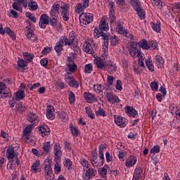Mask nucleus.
<instances>
[{
  "instance_id": "nucleus-1",
  "label": "nucleus",
  "mask_w": 180,
  "mask_h": 180,
  "mask_svg": "<svg viewBox=\"0 0 180 180\" xmlns=\"http://www.w3.org/2000/svg\"><path fill=\"white\" fill-rule=\"evenodd\" d=\"M64 46H69L70 49L74 50L76 54H79L81 53V49L78 47V41H77V37H75V32H70L68 37L66 36L61 37L58 42H57L54 46V50L58 56L61 54Z\"/></svg>"
},
{
  "instance_id": "nucleus-2",
  "label": "nucleus",
  "mask_w": 180,
  "mask_h": 180,
  "mask_svg": "<svg viewBox=\"0 0 180 180\" xmlns=\"http://www.w3.org/2000/svg\"><path fill=\"white\" fill-rule=\"evenodd\" d=\"M130 4L134 9L140 19L143 20L146 18V11L143 9L141 6V2L139 0H130Z\"/></svg>"
},
{
  "instance_id": "nucleus-3",
  "label": "nucleus",
  "mask_w": 180,
  "mask_h": 180,
  "mask_svg": "<svg viewBox=\"0 0 180 180\" xmlns=\"http://www.w3.org/2000/svg\"><path fill=\"white\" fill-rule=\"evenodd\" d=\"M80 25H89L94 20V14L90 13H82L79 17Z\"/></svg>"
},
{
  "instance_id": "nucleus-4",
  "label": "nucleus",
  "mask_w": 180,
  "mask_h": 180,
  "mask_svg": "<svg viewBox=\"0 0 180 180\" xmlns=\"http://www.w3.org/2000/svg\"><path fill=\"white\" fill-rule=\"evenodd\" d=\"M54 162H60L61 155H63V150L61 146L58 143H56L53 146Z\"/></svg>"
},
{
  "instance_id": "nucleus-5",
  "label": "nucleus",
  "mask_w": 180,
  "mask_h": 180,
  "mask_svg": "<svg viewBox=\"0 0 180 180\" xmlns=\"http://www.w3.org/2000/svg\"><path fill=\"white\" fill-rule=\"evenodd\" d=\"M96 174H98V172H96V169H94L92 167H88L87 169H84L82 179L84 180L92 179L94 176H96Z\"/></svg>"
},
{
  "instance_id": "nucleus-6",
  "label": "nucleus",
  "mask_w": 180,
  "mask_h": 180,
  "mask_svg": "<svg viewBox=\"0 0 180 180\" xmlns=\"http://www.w3.org/2000/svg\"><path fill=\"white\" fill-rule=\"evenodd\" d=\"M101 37L103 40V57L105 58H108V55H106V53H108V49H109V36H108L105 33H101Z\"/></svg>"
},
{
  "instance_id": "nucleus-7",
  "label": "nucleus",
  "mask_w": 180,
  "mask_h": 180,
  "mask_svg": "<svg viewBox=\"0 0 180 180\" xmlns=\"http://www.w3.org/2000/svg\"><path fill=\"white\" fill-rule=\"evenodd\" d=\"M65 81L68 85L72 88H75V89H78V88H79V83H78V81L75 80L74 76L65 75Z\"/></svg>"
},
{
  "instance_id": "nucleus-8",
  "label": "nucleus",
  "mask_w": 180,
  "mask_h": 180,
  "mask_svg": "<svg viewBox=\"0 0 180 180\" xmlns=\"http://www.w3.org/2000/svg\"><path fill=\"white\" fill-rule=\"evenodd\" d=\"M25 30H27L26 37L30 41L34 43V41L39 40L37 35L34 34V28L33 27H26Z\"/></svg>"
},
{
  "instance_id": "nucleus-9",
  "label": "nucleus",
  "mask_w": 180,
  "mask_h": 180,
  "mask_svg": "<svg viewBox=\"0 0 180 180\" xmlns=\"http://www.w3.org/2000/svg\"><path fill=\"white\" fill-rule=\"evenodd\" d=\"M9 95H12L11 89H6V84L0 82V98L1 99H5V98H8Z\"/></svg>"
},
{
  "instance_id": "nucleus-10",
  "label": "nucleus",
  "mask_w": 180,
  "mask_h": 180,
  "mask_svg": "<svg viewBox=\"0 0 180 180\" xmlns=\"http://www.w3.org/2000/svg\"><path fill=\"white\" fill-rule=\"evenodd\" d=\"M44 176L46 180L54 179V174H53V169H51V165H50V162L45 165Z\"/></svg>"
},
{
  "instance_id": "nucleus-11",
  "label": "nucleus",
  "mask_w": 180,
  "mask_h": 180,
  "mask_svg": "<svg viewBox=\"0 0 180 180\" xmlns=\"http://www.w3.org/2000/svg\"><path fill=\"white\" fill-rule=\"evenodd\" d=\"M141 53L140 46H139V44L137 43H134L129 49V54L131 57H133L134 58H136V57H139L140 56V53Z\"/></svg>"
},
{
  "instance_id": "nucleus-12",
  "label": "nucleus",
  "mask_w": 180,
  "mask_h": 180,
  "mask_svg": "<svg viewBox=\"0 0 180 180\" xmlns=\"http://www.w3.org/2000/svg\"><path fill=\"white\" fill-rule=\"evenodd\" d=\"M115 29L119 34H122L128 39H133V34H130V33L127 32L126 30L123 27V25H122L120 22H117L115 25Z\"/></svg>"
},
{
  "instance_id": "nucleus-13",
  "label": "nucleus",
  "mask_w": 180,
  "mask_h": 180,
  "mask_svg": "<svg viewBox=\"0 0 180 180\" xmlns=\"http://www.w3.org/2000/svg\"><path fill=\"white\" fill-rule=\"evenodd\" d=\"M92 44H94V40H86L83 45V51L87 53V54H92V53H94V48L92 47Z\"/></svg>"
},
{
  "instance_id": "nucleus-14",
  "label": "nucleus",
  "mask_w": 180,
  "mask_h": 180,
  "mask_svg": "<svg viewBox=\"0 0 180 180\" xmlns=\"http://www.w3.org/2000/svg\"><path fill=\"white\" fill-rule=\"evenodd\" d=\"M106 98L111 105H115V103H120V98H119L116 94L112 92L106 93Z\"/></svg>"
},
{
  "instance_id": "nucleus-15",
  "label": "nucleus",
  "mask_w": 180,
  "mask_h": 180,
  "mask_svg": "<svg viewBox=\"0 0 180 180\" xmlns=\"http://www.w3.org/2000/svg\"><path fill=\"white\" fill-rule=\"evenodd\" d=\"M90 162L94 168H98V167H102V162L98 158V155L93 153L90 157Z\"/></svg>"
},
{
  "instance_id": "nucleus-16",
  "label": "nucleus",
  "mask_w": 180,
  "mask_h": 180,
  "mask_svg": "<svg viewBox=\"0 0 180 180\" xmlns=\"http://www.w3.org/2000/svg\"><path fill=\"white\" fill-rule=\"evenodd\" d=\"M84 96L87 103H95L98 102V98L96 96L91 92H84Z\"/></svg>"
},
{
  "instance_id": "nucleus-17",
  "label": "nucleus",
  "mask_w": 180,
  "mask_h": 180,
  "mask_svg": "<svg viewBox=\"0 0 180 180\" xmlns=\"http://www.w3.org/2000/svg\"><path fill=\"white\" fill-rule=\"evenodd\" d=\"M146 176L144 170L141 167H136L134 172V179L133 180H140L143 179Z\"/></svg>"
},
{
  "instance_id": "nucleus-18",
  "label": "nucleus",
  "mask_w": 180,
  "mask_h": 180,
  "mask_svg": "<svg viewBox=\"0 0 180 180\" xmlns=\"http://www.w3.org/2000/svg\"><path fill=\"white\" fill-rule=\"evenodd\" d=\"M25 85L21 84L19 90L14 94L13 99H15V101H22L25 98Z\"/></svg>"
},
{
  "instance_id": "nucleus-19",
  "label": "nucleus",
  "mask_w": 180,
  "mask_h": 180,
  "mask_svg": "<svg viewBox=\"0 0 180 180\" xmlns=\"http://www.w3.org/2000/svg\"><path fill=\"white\" fill-rule=\"evenodd\" d=\"M6 156L8 160L18 158V152L15 151V148H13V146H9L6 150Z\"/></svg>"
},
{
  "instance_id": "nucleus-20",
  "label": "nucleus",
  "mask_w": 180,
  "mask_h": 180,
  "mask_svg": "<svg viewBox=\"0 0 180 180\" xmlns=\"http://www.w3.org/2000/svg\"><path fill=\"white\" fill-rule=\"evenodd\" d=\"M27 120L31 123V124H33L34 126L37 125L39 122H40L39 116H37V115H36L34 112H30L27 115Z\"/></svg>"
},
{
  "instance_id": "nucleus-21",
  "label": "nucleus",
  "mask_w": 180,
  "mask_h": 180,
  "mask_svg": "<svg viewBox=\"0 0 180 180\" xmlns=\"http://www.w3.org/2000/svg\"><path fill=\"white\" fill-rule=\"evenodd\" d=\"M117 70V66H116V64L113 63V62L110 61L106 63L105 71H107L108 74H115Z\"/></svg>"
},
{
  "instance_id": "nucleus-22",
  "label": "nucleus",
  "mask_w": 180,
  "mask_h": 180,
  "mask_svg": "<svg viewBox=\"0 0 180 180\" xmlns=\"http://www.w3.org/2000/svg\"><path fill=\"white\" fill-rule=\"evenodd\" d=\"M137 163V157L134 155H130L127 158L125 161V167L127 168H131V167H134Z\"/></svg>"
},
{
  "instance_id": "nucleus-23",
  "label": "nucleus",
  "mask_w": 180,
  "mask_h": 180,
  "mask_svg": "<svg viewBox=\"0 0 180 180\" xmlns=\"http://www.w3.org/2000/svg\"><path fill=\"white\" fill-rule=\"evenodd\" d=\"M60 9V4L58 3H55L49 11V15L51 18H58V13Z\"/></svg>"
},
{
  "instance_id": "nucleus-24",
  "label": "nucleus",
  "mask_w": 180,
  "mask_h": 180,
  "mask_svg": "<svg viewBox=\"0 0 180 180\" xmlns=\"http://www.w3.org/2000/svg\"><path fill=\"white\" fill-rule=\"evenodd\" d=\"M38 129L41 137H46L50 134V128L46 124L39 126Z\"/></svg>"
},
{
  "instance_id": "nucleus-25",
  "label": "nucleus",
  "mask_w": 180,
  "mask_h": 180,
  "mask_svg": "<svg viewBox=\"0 0 180 180\" xmlns=\"http://www.w3.org/2000/svg\"><path fill=\"white\" fill-rule=\"evenodd\" d=\"M49 16L46 14H42L39 18V27H41V29H46V26L49 25Z\"/></svg>"
},
{
  "instance_id": "nucleus-26",
  "label": "nucleus",
  "mask_w": 180,
  "mask_h": 180,
  "mask_svg": "<svg viewBox=\"0 0 180 180\" xmlns=\"http://www.w3.org/2000/svg\"><path fill=\"white\" fill-rule=\"evenodd\" d=\"M115 123H116L120 127H126L127 122L126 118L120 115H115Z\"/></svg>"
},
{
  "instance_id": "nucleus-27",
  "label": "nucleus",
  "mask_w": 180,
  "mask_h": 180,
  "mask_svg": "<svg viewBox=\"0 0 180 180\" xmlns=\"http://www.w3.org/2000/svg\"><path fill=\"white\" fill-rule=\"evenodd\" d=\"M94 63L96 68L105 71V69L106 68V63H105V61H103L101 58H96V59H94Z\"/></svg>"
},
{
  "instance_id": "nucleus-28",
  "label": "nucleus",
  "mask_w": 180,
  "mask_h": 180,
  "mask_svg": "<svg viewBox=\"0 0 180 180\" xmlns=\"http://www.w3.org/2000/svg\"><path fill=\"white\" fill-rule=\"evenodd\" d=\"M154 62L158 68H162L165 63V61L164 60V58L158 55L155 56Z\"/></svg>"
},
{
  "instance_id": "nucleus-29",
  "label": "nucleus",
  "mask_w": 180,
  "mask_h": 180,
  "mask_svg": "<svg viewBox=\"0 0 180 180\" xmlns=\"http://www.w3.org/2000/svg\"><path fill=\"white\" fill-rule=\"evenodd\" d=\"M42 155H48L49 153H50V151H51V143H50V141H47V142H44L42 144Z\"/></svg>"
},
{
  "instance_id": "nucleus-30",
  "label": "nucleus",
  "mask_w": 180,
  "mask_h": 180,
  "mask_svg": "<svg viewBox=\"0 0 180 180\" xmlns=\"http://www.w3.org/2000/svg\"><path fill=\"white\" fill-rule=\"evenodd\" d=\"M75 71H77V65L74 63V61L71 60L70 63L67 65L66 75H70V74H74Z\"/></svg>"
},
{
  "instance_id": "nucleus-31",
  "label": "nucleus",
  "mask_w": 180,
  "mask_h": 180,
  "mask_svg": "<svg viewBox=\"0 0 180 180\" xmlns=\"http://www.w3.org/2000/svg\"><path fill=\"white\" fill-rule=\"evenodd\" d=\"M12 160L9 161L7 167L9 169H15L17 167H19V158H15L14 159H11Z\"/></svg>"
},
{
  "instance_id": "nucleus-32",
  "label": "nucleus",
  "mask_w": 180,
  "mask_h": 180,
  "mask_svg": "<svg viewBox=\"0 0 180 180\" xmlns=\"http://www.w3.org/2000/svg\"><path fill=\"white\" fill-rule=\"evenodd\" d=\"M125 112L128 115V116H130L131 117H134L135 116H137L139 115L137 110H136V109H134V108L131 106H126Z\"/></svg>"
},
{
  "instance_id": "nucleus-33",
  "label": "nucleus",
  "mask_w": 180,
  "mask_h": 180,
  "mask_svg": "<svg viewBox=\"0 0 180 180\" xmlns=\"http://www.w3.org/2000/svg\"><path fill=\"white\" fill-rule=\"evenodd\" d=\"M54 112H55L54 107H53V105H48L46 108L47 119H50L51 120H53L55 116Z\"/></svg>"
},
{
  "instance_id": "nucleus-34",
  "label": "nucleus",
  "mask_w": 180,
  "mask_h": 180,
  "mask_svg": "<svg viewBox=\"0 0 180 180\" xmlns=\"http://www.w3.org/2000/svg\"><path fill=\"white\" fill-rule=\"evenodd\" d=\"M110 169L109 165H104L103 167H102L100 169L99 175L101 178H103V179H106V176H108V169Z\"/></svg>"
},
{
  "instance_id": "nucleus-35",
  "label": "nucleus",
  "mask_w": 180,
  "mask_h": 180,
  "mask_svg": "<svg viewBox=\"0 0 180 180\" xmlns=\"http://www.w3.org/2000/svg\"><path fill=\"white\" fill-rule=\"evenodd\" d=\"M39 168L40 160H37L31 166V171L33 172V174H37V172H40Z\"/></svg>"
},
{
  "instance_id": "nucleus-36",
  "label": "nucleus",
  "mask_w": 180,
  "mask_h": 180,
  "mask_svg": "<svg viewBox=\"0 0 180 180\" xmlns=\"http://www.w3.org/2000/svg\"><path fill=\"white\" fill-rule=\"evenodd\" d=\"M22 57L27 63H32L34 58V54L28 52H23Z\"/></svg>"
},
{
  "instance_id": "nucleus-37",
  "label": "nucleus",
  "mask_w": 180,
  "mask_h": 180,
  "mask_svg": "<svg viewBox=\"0 0 180 180\" xmlns=\"http://www.w3.org/2000/svg\"><path fill=\"white\" fill-rule=\"evenodd\" d=\"M34 125L32 124H29L27 127H25V129L23 131V137H26V139H27V137L30 136V133H32V130L34 129Z\"/></svg>"
},
{
  "instance_id": "nucleus-38",
  "label": "nucleus",
  "mask_w": 180,
  "mask_h": 180,
  "mask_svg": "<svg viewBox=\"0 0 180 180\" xmlns=\"http://www.w3.org/2000/svg\"><path fill=\"white\" fill-rule=\"evenodd\" d=\"M109 16H110L111 30H115V29H116L115 25H117V23H119V22H116V17L115 16V14H109Z\"/></svg>"
},
{
  "instance_id": "nucleus-39",
  "label": "nucleus",
  "mask_w": 180,
  "mask_h": 180,
  "mask_svg": "<svg viewBox=\"0 0 180 180\" xmlns=\"http://www.w3.org/2000/svg\"><path fill=\"white\" fill-rule=\"evenodd\" d=\"M99 29L101 32H108V30H109V25L106 23L105 20H101L99 24Z\"/></svg>"
},
{
  "instance_id": "nucleus-40",
  "label": "nucleus",
  "mask_w": 180,
  "mask_h": 180,
  "mask_svg": "<svg viewBox=\"0 0 180 180\" xmlns=\"http://www.w3.org/2000/svg\"><path fill=\"white\" fill-rule=\"evenodd\" d=\"M79 162L82 167H83V169H86L88 168H90L91 164H89V161H88L86 159L84 158H80Z\"/></svg>"
},
{
  "instance_id": "nucleus-41",
  "label": "nucleus",
  "mask_w": 180,
  "mask_h": 180,
  "mask_svg": "<svg viewBox=\"0 0 180 180\" xmlns=\"http://www.w3.org/2000/svg\"><path fill=\"white\" fill-rule=\"evenodd\" d=\"M28 8L31 11H37L39 6L37 5V3L33 1V0H29Z\"/></svg>"
},
{
  "instance_id": "nucleus-42",
  "label": "nucleus",
  "mask_w": 180,
  "mask_h": 180,
  "mask_svg": "<svg viewBox=\"0 0 180 180\" xmlns=\"http://www.w3.org/2000/svg\"><path fill=\"white\" fill-rule=\"evenodd\" d=\"M140 49H143L144 50H148L149 44L147 43V40L142 39L139 43H137Z\"/></svg>"
},
{
  "instance_id": "nucleus-43",
  "label": "nucleus",
  "mask_w": 180,
  "mask_h": 180,
  "mask_svg": "<svg viewBox=\"0 0 180 180\" xmlns=\"http://www.w3.org/2000/svg\"><path fill=\"white\" fill-rule=\"evenodd\" d=\"M110 41L111 46H113L114 47H115V46H117V44H119L120 39H119V38H117L116 35H113L110 37Z\"/></svg>"
},
{
  "instance_id": "nucleus-44",
  "label": "nucleus",
  "mask_w": 180,
  "mask_h": 180,
  "mask_svg": "<svg viewBox=\"0 0 180 180\" xmlns=\"http://www.w3.org/2000/svg\"><path fill=\"white\" fill-rule=\"evenodd\" d=\"M85 9V7H84L81 3H79L75 6V12L76 13H78V15L82 14Z\"/></svg>"
},
{
  "instance_id": "nucleus-45",
  "label": "nucleus",
  "mask_w": 180,
  "mask_h": 180,
  "mask_svg": "<svg viewBox=\"0 0 180 180\" xmlns=\"http://www.w3.org/2000/svg\"><path fill=\"white\" fill-rule=\"evenodd\" d=\"M152 5L157 8L158 9L162 8V1L161 0H150Z\"/></svg>"
},
{
  "instance_id": "nucleus-46",
  "label": "nucleus",
  "mask_w": 180,
  "mask_h": 180,
  "mask_svg": "<svg viewBox=\"0 0 180 180\" xmlns=\"http://www.w3.org/2000/svg\"><path fill=\"white\" fill-rule=\"evenodd\" d=\"M94 70V66L92 64L89 63L84 65V74H91Z\"/></svg>"
},
{
  "instance_id": "nucleus-47",
  "label": "nucleus",
  "mask_w": 180,
  "mask_h": 180,
  "mask_svg": "<svg viewBox=\"0 0 180 180\" xmlns=\"http://www.w3.org/2000/svg\"><path fill=\"white\" fill-rule=\"evenodd\" d=\"M85 110L86 115L90 117V119H95V114L94 113V111H92V109H91V107H85Z\"/></svg>"
},
{
  "instance_id": "nucleus-48",
  "label": "nucleus",
  "mask_w": 180,
  "mask_h": 180,
  "mask_svg": "<svg viewBox=\"0 0 180 180\" xmlns=\"http://www.w3.org/2000/svg\"><path fill=\"white\" fill-rule=\"evenodd\" d=\"M59 5L60 8L62 9V11L70 12V4L61 2Z\"/></svg>"
},
{
  "instance_id": "nucleus-49",
  "label": "nucleus",
  "mask_w": 180,
  "mask_h": 180,
  "mask_svg": "<svg viewBox=\"0 0 180 180\" xmlns=\"http://www.w3.org/2000/svg\"><path fill=\"white\" fill-rule=\"evenodd\" d=\"M151 27L152 29L156 32L157 33H160L161 31V27L160 26V22H151Z\"/></svg>"
},
{
  "instance_id": "nucleus-50",
  "label": "nucleus",
  "mask_w": 180,
  "mask_h": 180,
  "mask_svg": "<svg viewBox=\"0 0 180 180\" xmlns=\"http://www.w3.org/2000/svg\"><path fill=\"white\" fill-rule=\"evenodd\" d=\"M12 8L13 9H14L15 11H18V12H22V11H23V8H22V6H20V3H19L18 1L13 2L12 4Z\"/></svg>"
},
{
  "instance_id": "nucleus-51",
  "label": "nucleus",
  "mask_w": 180,
  "mask_h": 180,
  "mask_svg": "<svg viewBox=\"0 0 180 180\" xmlns=\"http://www.w3.org/2000/svg\"><path fill=\"white\" fill-rule=\"evenodd\" d=\"M17 65L20 68H25V67H27V61L22 58L18 59Z\"/></svg>"
},
{
  "instance_id": "nucleus-52",
  "label": "nucleus",
  "mask_w": 180,
  "mask_h": 180,
  "mask_svg": "<svg viewBox=\"0 0 180 180\" xmlns=\"http://www.w3.org/2000/svg\"><path fill=\"white\" fill-rule=\"evenodd\" d=\"M4 34H5V33H7V34H8V36H10V37H11V39L13 40H15V39H16V37H15V33H13V32H12L11 28L6 27V28H4Z\"/></svg>"
},
{
  "instance_id": "nucleus-53",
  "label": "nucleus",
  "mask_w": 180,
  "mask_h": 180,
  "mask_svg": "<svg viewBox=\"0 0 180 180\" xmlns=\"http://www.w3.org/2000/svg\"><path fill=\"white\" fill-rule=\"evenodd\" d=\"M68 99L70 105H74L75 103V94L72 91H69Z\"/></svg>"
},
{
  "instance_id": "nucleus-54",
  "label": "nucleus",
  "mask_w": 180,
  "mask_h": 180,
  "mask_svg": "<svg viewBox=\"0 0 180 180\" xmlns=\"http://www.w3.org/2000/svg\"><path fill=\"white\" fill-rule=\"evenodd\" d=\"M145 63L149 71H151V72H154V65L153 64L151 59L149 58L146 60Z\"/></svg>"
},
{
  "instance_id": "nucleus-55",
  "label": "nucleus",
  "mask_w": 180,
  "mask_h": 180,
  "mask_svg": "<svg viewBox=\"0 0 180 180\" xmlns=\"http://www.w3.org/2000/svg\"><path fill=\"white\" fill-rule=\"evenodd\" d=\"M97 116H102L103 117H106V112L101 108H98L97 110L95 111Z\"/></svg>"
},
{
  "instance_id": "nucleus-56",
  "label": "nucleus",
  "mask_w": 180,
  "mask_h": 180,
  "mask_svg": "<svg viewBox=\"0 0 180 180\" xmlns=\"http://www.w3.org/2000/svg\"><path fill=\"white\" fill-rule=\"evenodd\" d=\"M64 167H65L68 169H72V161L70 159H65L63 163Z\"/></svg>"
},
{
  "instance_id": "nucleus-57",
  "label": "nucleus",
  "mask_w": 180,
  "mask_h": 180,
  "mask_svg": "<svg viewBox=\"0 0 180 180\" xmlns=\"http://www.w3.org/2000/svg\"><path fill=\"white\" fill-rule=\"evenodd\" d=\"M127 155V152L124 150H120L117 157L120 161H124V157Z\"/></svg>"
},
{
  "instance_id": "nucleus-58",
  "label": "nucleus",
  "mask_w": 180,
  "mask_h": 180,
  "mask_svg": "<svg viewBox=\"0 0 180 180\" xmlns=\"http://www.w3.org/2000/svg\"><path fill=\"white\" fill-rule=\"evenodd\" d=\"M55 162L56 164L54 165V172L55 174L58 175V174L61 172V165L60 164V162Z\"/></svg>"
},
{
  "instance_id": "nucleus-59",
  "label": "nucleus",
  "mask_w": 180,
  "mask_h": 180,
  "mask_svg": "<svg viewBox=\"0 0 180 180\" xmlns=\"http://www.w3.org/2000/svg\"><path fill=\"white\" fill-rule=\"evenodd\" d=\"M172 108V112H171L172 114L176 115V119H178L180 115V110L176 106H172V107H170V108Z\"/></svg>"
},
{
  "instance_id": "nucleus-60",
  "label": "nucleus",
  "mask_w": 180,
  "mask_h": 180,
  "mask_svg": "<svg viewBox=\"0 0 180 180\" xmlns=\"http://www.w3.org/2000/svg\"><path fill=\"white\" fill-rule=\"evenodd\" d=\"M70 131L72 135L74 137H78V134H79V131L78 130V128L77 127H70Z\"/></svg>"
},
{
  "instance_id": "nucleus-61",
  "label": "nucleus",
  "mask_w": 180,
  "mask_h": 180,
  "mask_svg": "<svg viewBox=\"0 0 180 180\" xmlns=\"http://www.w3.org/2000/svg\"><path fill=\"white\" fill-rule=\"evenodd\" d=\"M160 151H161L160 146L156 145L150 149V154H158V153H160Z\"/></svg>"
},
{
  "instance_id": "nucleus-62",
  "label": "nucleus",
  "mask_w": 180,
  "mask_h": 180,
  "mask_svg": "<svg viewBox=\"0 0 180 180\" xmlns=\"http://www.w3.org/2000/svg\"><path fill=\"white\" fill-rule=\"evenodd\" d=\"M93 89L94 92H96V94H101V92H102V84H94L93 86Z\"/></svg>"
},
{
  "instance_id": "nucleus-63",
  "label": "nucleus",
  "mask_w": 180,
  "mask_h": 180,
  "mask_svg": "<svg viewBox=\"0 0 180 180\" xmlns=\"http://www.w3.org/2000/svg\"><path fill=\"white\" fill-rule=\"evenodd\" d=\"M115 81H116V78L115 77L111 75L107 76V84H108V85H113V82H115Z\"/></svg>"
},
{
  "instance_id": "nucleus-64",
  "label": "nucleus",
  "mask_w": 180,
  "mask_h": 180,
  "mask_svg": "<svg viewBox=\"0 0 180 180\" xmlns=\"http://www.w3.org/2000/svg\"><path fill=\"white\" fill-rule=\"evenodd\" d=\"M15 110H17V112H24L25 105H23V103H19L15 105Z\"/></svg>"
}]
</instances>
